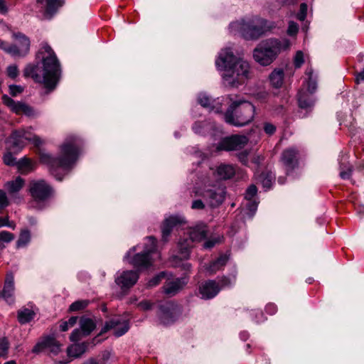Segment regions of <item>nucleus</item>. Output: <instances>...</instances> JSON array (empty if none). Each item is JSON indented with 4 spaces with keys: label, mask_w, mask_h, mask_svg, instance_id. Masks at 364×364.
<instances>
[{
    "label": "nucleus",
    "mask_w": 364,
    "mask_h": 364,
    "mask_svg": "<svg viewBox=\"0 0 364 364\" xmlns=\"http://www.w3.org/2000/svg\"><path fill=\"white\" fill-rule=\"evenodd\" d=\"M37 58L41 59L43 68L39 64H28L23 70L26 77H31L36 82L43 83L44 86L53 90L60 78V68L57 57L48 44L43 45L37 54Z\"/></svg>",
    "instance_id": "nucleus-1"
},
{
    "label": "nucleus",
    "mask_w": 364,
    "mask_h": 364,
    "mask_svg": "<svg viewBox=\"0 0 364 364\" xmlns=\"http://www.w3.org/2000/svg\"><path fill=\"white\" fill-rule=\"evenodd\" d=\"M219 70L224 71L223 79L225 85L237 87L244 84L250 76V66L247 61L237 58L231 48L222 49L215 60Z\"/></svg>",
    "instance_id": "nucleus-2"
},
{
    "label": "nucleus",
    "mask_w": 364,
    "mask_h": 364,
    "mask_svg": "<svg viewBox=\"0 0 364 364\" xmlns=\"http://www.w3.org/2000/svg\"><path fill=\"white\" fill-rule=\"evenodd\" d=\"M80 140L75 136H68L60 146V154L58 157H53L49 154H41V161L49 167L50 173L59 181L62 177L58 171L65 174L70 169L77 161L79 154Z\"/></svg>",
    "instance_id": "nucleus-3"
},
{
    "label": "nucleus",
    "mask_w": 364,
    "mask_h": 364,
    "mask_svg": "<svg viewBox=\"0 0 364 364\" xmlns=\"http://www.w3.org/2000/svg\"><path fill=\"white\" fill-rule=\"evenodd\" d=\"M276 27L272 21L262 18H255L248 21L241 20L230 24L231 32L240 33L247 40H255Z\"/></svg>",
    "instance_id": "nucleus-4"
},
{
    "label": "nucleus",
    "mask_w": 364,
    "mask_h": 364,
    "mask_svg": "<svg viewBox=\"0 0 364 364\" xmlns=\"http://www.w3.org/2000/svg\"><path fill=\"white\" fill-rule=\"evenodd\" d=\"M289 47L287 39L269 38L260 42L253 50V58L262 66L270 65L279 53Z\"/></svg>",
    "instance_id": "nucleus-5"
},
{
    "label": "nucleus",
    "mask_w": 364,
    "mask_h": 364,
    "mask_svg": "<svg viewBox=\"0 0 364 364\" xmlns=\"http://www.w3.org/2000/svg\"><path fill=\"white\" fill-rule=\"evenodd\" d=\"M255 114V107L252 103L239 100L231 103L224 115V119L228 124L243 127L254 119Z\"/></svg>",
    "instance_id": "nucleus-6"
},
{
    "label": "nucleus",
    "mask_w": 364,
    "mask_h": 364,
    "mask_svg": "<svg viewBox=\"0 0 364 364\" xmlns=\"http://www.w3.org/2000/svg\"><path fill=\"white\" fill-rule=\"evenodd\" d=\"M27 142H32L36 146H41L43 143L42 140L34 135L30 129H22L13 132L7 139V148L9 151L4 156V163L8 166H16L17 161L11 151H20Z\"/></svg>",
    "instance_id": "nucleus-7"
},
{
    "label": "nucleus",
    "mask_w": 364,
    "mask_h": 364,
    "mask_svg": "<svg viewBox=\"0 0 364 364\" xmlns=\"http://www.w3.org/2000/svg\"><path fill=\"white\" fill-rule=\"evenodd\" d=\"M156 248V239L152 236L147 237L143 252L137 253L132 258H130L132 252L136 250V247H134L127 252L124 259L135 267L147 268L152 264L153 258L151 254L155 253Z\"/></svg>",
    "instance_id": "nucleus-8"
},
{
    "label": "nucleus",
    "mask_w": 364,
    "mask_h": 364,
    "mask_svg": "<svg viewBox=\"0 0 364 364\" xmlns=\"http://www.w3.org/2000/svg\"><path fill=\"white\" fill-rule=\"evenodd\" d=\"M208 228L204 224L198 225L188 230L189 237L180 240L178 243V257L181 259H187L189 257L190 250L192 247V242H200L207 236Z\"/></svg>",
    "instance_id": "nucleus-9"
},
{
    "label": "nucleus",
    "mask_w": 364,
    "mask_h": 364,
    "mask_svg": "<svg viewBox=\"0 0 364 364\" xmlns=\"http://www.w3.org/2000/svg\"><path fill=\"white\" fill-rule=\"evenodd\" d=\"M29 192L35 201L43 202L51 196L52 188L44 180L32 181Z\"/></svg>",
    "instance_id": "nucleus-10"
},
{
    "label": "nucleus",
    "mask_w": 364,
    "mask_h": 364,
    "mask_svg": "<svg viewBox=\"0 0 364 364\" xmlns=\"http://www.w3.org/2000/svg\"><path fill=\"white\" fill-rule=\"evenodd\" d=\"M180 314V307L173 302H165L159 306V317L164 325L173 323Z\"/></svg>",
    "instance_id": "nucleus-11"
},
{
    "label": "nucleus",
    "mask_w": 364,
    "mask_h": 364,
    "mask_svg": "<svg viewBox=\"0 0 364 364\" xmlns=\"http://www.w3.org/2000/svg\"><path fill=\"white\" fill-rule=\"evenodd\" d=\"M248 142L245 136L233 135L222 139L216 146L217 151H235L242 149Z\"/></svg>",
    "instance_id": "nucleus-12"
},
{
    "label": "nucleus",
    "mask_w": 364,
    "mask_h": 364,
    "mask_svg": "<svg viewBox=\"0 0 364 364\" xmlns=\"http://www.w3.org/2000/svg\"><path fill=\"white\" fill-rule=\"evenodd\" d=\"M2 101L11 112L16 114H23L29 117H34L38 115V113L30 105L22 102H16L6 95L2 96Z\"/></svg>",
    "instance_id": "nucleus-13"
},
{
    "label": "nucleus",
    "mask_w": 364,
    "mask_h": 364,
    "mask_svg": "<svg viewBox=\"0 0 364 364\" xmlns=\"http://www.w3.org/2000/svg\"><path fill=\"white\" fill-rule=\"evenodd\" d=\"M281 161L287 174L292 172L299 165V151L294 148L285 149L281 156Z\"/></svg>",
    "instance_id": "nucleus-14"
},
{
    "label": "nucleus",
    "mask_w": 364,
    "mask_h": 364,
    "mask_svg": "<svg viewBox=\"0 0 364 364\" xmlns=\"http://www.w3.org/2000/svg\"><path fill=\"white\" fill-rule=\"evenodd\" d=\"M64 4V0H36V5L43 16L50 18Z\"/></svg>",
    "instance_id": "nucleus-15"
},
{
    "label": "nucleus",
    "mask_w": 364,
    "mask_h": 364,
    "mask_svg": "<svg viewBox=\"0 0 364 364\" xmlns=\"http://www.w3.org/2000/svg\"><path fill=\"white\" fill-rule=\"evenodd\" d=\"M20 36V41L19 43H22V47L21 49H17V46H9L7 45L5 42L0 40V48L4 50L8 53L11 54V55L16 57H22L26 55L30 48V41L29 39L25 36Z\"/></svg>",
    "instance_id": "nucleus-16"
},
{
    "label": "nucleus",
    "mask_w": 364,
    "mask_h": 364,
    "mask_svg": "<svg viewBox=\"0 0 364 364\" xmlns=\"http://www.w3.org/2000/svg\"><path fill=\"white\" fill-rule=\"evenodd\" d=\"M129 328V323L127 321L116 317L105 323L102 331L105 332L109 330H112L113 334L117 337H119L127 332Z\"/></svg>",
    "instance_id": "nucleus-17"
},
{
    "label": "nucleus",
    "mask_w": 364,
    "mask_h": 364,
    "mask_svg": "<svg viewBox=\"0 0 364 364\" xmlns=\"http://www.w3.org/2000/svg\"><path fill=\"white\" fill-rule=\"evenodd\" d=\"M206 202L211 207H217L220 205L224 200V191L218 188L203 190L200 193Z\"/></svg>",
    "instance_id": "nucleus-18"
},
{
    "label": "nucleus",
    "mask_w": 364,
    "mask_h": 364,
    "mask_svg": "<svg viewBox=\"0 0 364 364\" xmlns=\"http://www.w3.org/2000/svg\"><path fill=\"white\" fill-rule=\"evenodd\" d=\"M139 279L137 272L127 270L123 272L120 276L116 277L115 282L122 289L130 288L134 286Z\"/></svg>",
    "instance_id": "nucleus-19"
},
{
    "label": "nucleus",
    "mask_w": 364,
    "mask_h": 364,
    "mask_svg": "<svg viewBox=\"0 0 364 364\" xmlns=\"http://www.w3.org/2000/svg\"><path fill=\"white\" fill-rule=\"evenodd\" d=\"M186 223V219L183 215H171L165 219L162 225V237L164 240L170 235L173 228Z\"/></svg>",
    "instance_id": "nucleus-20"
},
{
    "label": "nucleus",
    "mask_w": 364,
    "mask_h": 364,
    "mask_svg": "<svg viewBox=\"0 0 364 364\" xmlns=\"http://www.w3.org/2000/svg\"><path fill=\"white\" fill-rule=\"evenodd\" d=\"M220 288L215 280H208L199 287V292L201 297L205 299H210L215 297L220 291Z\"/></svg>",
    "instance_id": "nucleus-21"
},
{
    "label": "nucleus",
    "mask_w": 364,
    "mask_h": 364,
    "mask_svg": "<svg viewBox=\"0 0 364 364\" xmlns=\"http://www.w3.org/2000/svg\"><path fill=\"white\" fill-rule=\"evenodd\" d=\"M43 350H48L57 354L60 351V345L54 338L47 337L33 347V352L39 353Z\"/></svg>",
    "instance_id": "nucleus-22"
},
{
    "label": "nucleus",
    "mask_w": 364,
    "mask_h": 364,
    "mask_svg": "<svg viewBox=\"0 0 364 364\" xmlns=\"http://www.w3.org/2000/svg\"><path fill=\"white\" fill-rule=\"evenodd\" d=\"M14 276L11 274H7L4 287L2 292L1 293L2 297L6 300L9 304H12L14 302Z\"/></svg>",
    "instance_id": "nucleus-23"
},
{
    "label": "nucleus",
    "mask_w": 364,
    "mask_h": 364,
    "mask_svg": "<svg viewBox=\"0 0 364 364\" xmlns=\"http://www.w3.org/2000/svg\"><path fill=\"white\" fill-rule=\"evenodd\" d=\"M284 72L282 68H275L269 75L271 85L274 88H280L284 84Z\"/></svg>",
    "instance_id": "nucleus-24"
},
{
    "label": "nucleus",
    "mask_w": 364,
    "mask_h": 364,
    "mask_svg": "<svg viewBox=\"0 0 364 364\" xmlns=\"http://www.w3.org/2000/svg\"><path fill=\"white\" fill-rule=\"evenodd\" d=\"M235 173V168L232 165L220 164L217 168V174L221 179H229Z\"/></svg>",
    "instance_id": "nucleus-25"
},
{
    "label": "nucleus",
    "mask_w": 364,
    "mask_h": 364,
    "mask_svg": "<svg viewBox=\"0 0 364 364\" xmlns=\"http://www.w3.org/2000/svg\"><path fill=\"white\" fill-rule=\"evenodd\" d=\"M95 323L94 321L89 318L82 317L80 321V328L82 331L84 336H88L95 328Z\"/></svg>",
    "instance_id": "nucleus-26"
},
{
    "label": "nucleus",
    "mask_w": 364,
    "mask_h": 364,
    "mask_svg": "<svg viewBox=\"0 0 364 364\" xmlns=\"http://www.w3.org/2000/svg\"><path fill=\"white\" fill-rule=\"evenodd\" d=\"M184 284V282L181 279H176L174 281L167 283L164 286V292L166 294H175Z\"/></svg>",
    "instance_id": "nucleus-27"
},
{
    "label": "nucleus",
    "mask_w": 364,
    "mask_h": 364,
    "mask_svg": "<svg viewBox=\"0 0 364 364\" xmlns=\"http://www.w3.org/2000/svg\"><path fill=\"white\" fill-rule=\"evenodd\" d=\"M24 181L21 177L16 178L15 180L9 181L6 184V188L11 194L18 192L23 186Z\"/></svg>",
    "instance_id": "nucleus-28"
},
{
    "label": "nucleus",
    "mask_w": 364,
    "mask_h": 364,
    "mask_svg": "<svg viewBox=\"0 0 364 364\" xmlns=\"http://www.w3.org/2000/svg\"><path fill=\"white\" fill-rule=\"evenodd\" d=\"M299 107L301 109H309L314 104V100L304 92H300L298 96Z\"/></svg>",
    "instance_id": "nucleus-29"
},
{
    "label": "nucleus",
    "mask_w": 364,
    "mask_h": 364,
    "mask_svg": "<svg viewBox=\"0 0 364 364\" xmlns=\"http://www.w3.org/2000/svg\"><path fill=\"white\" fill-rule=\"evenodd\" d=\"M35 313L33 311L28 309H24L18 311V319L21 323L24 324L30 322L32 319H33Z\"/></svg>",
    "instance_id": "nucleus-30"
},
{
    "label": "nucleus",
    "mask_w": 364,
    "mask_h": 364,
    "mask_svg": "<svg viewBox=\"0 0 364 364\" xmlns=\"http://www.w3.org/2000/svg\"><path fill=\"white\" fill-rule=\"evenodd\" d=\"M85 351L84 344H73L68 348V355L71 358H77L82 355Z\"/></svg>",
    "instance_id": "nucleus-31"
},
{
    "label": "nucleus",
    "mask_w": 364,
    "mask_h": 364,
    "mask_svg": "<svg viewBox=\"0 0 364 364\" xmlns=\"http://www.w3.org/2000/svg\"><path fill=\"white\" fill-rule=\"evenodd\" d=\"M259 180L262 183V186L266 189L271 188L272 182L274 180V175L271 172H265L260 174Z\"/></svg>",
    "instance_id": "nucleus-32"
},
{
    "label": "nucleus",
    "mask_w": 364,
    "mask_h": 364,
    "mask_svg": "<svg viewBox=\"0 0 364 364\" xmlns=\"http://www.w3.org/2000/svg\"><path fill=\"white\" fill-rule=\"evenodd\" d=\"M16 166L22 173H28L33 169L31 161L26 158H23L17 161Z\"/></svg>",
    "instance_id": "nucleus-33"
},
{
    "label": "nucleus",
    "mask_w": 364,
    "mask_h": 364,
    "mask_svg": "<svg viewBox=\"0 0 364 364\" xmlns=\"http://www.w3.org/2000/svg\"><path fill=\"white\" fill-rule=\"evenodd\" d=\"M31 240V233L28 230H23L21 232L19 238L16 242L17 247H24L28 244Z\"/></svg>",
    "instance_id": "nucleus-34"
},
{
    "label": "nucleus",
    "mask_w": 364,
    "mask_h": 364,
    "mask_svg": "<svg viewBox=\"0 0 364 364\" xmlns=\"http://www.w3.org/2000/svg\"><path fill=\"white\" fill-rule=\"evenodd\" d=\"M305 74L308 76V87L307 90L310 93H313L316 89V82L313 77V70L311 68H308L306 70Z\"/></svg>",
    "instance_id": "nucleus-35"
},
{
    "label": "nucleus",
    "mask_w": 364,
    "mask_h": 364,
    "mask_svg": "<svg viewBox=\"0 0 364 364\" xmlns=\"http://www.w3.org/2000/svg\"><path fill=\"white\" fill-rule=\"evenodd\" d=\"M14 239V235L10 232L3 230L0 232V249H4L5 246L3 242L9 243Z\"/></svg>",
    "instance_id": "nucleus-36"
},
{
    "label": "nucleus",
    "mask_w": 364,
    "mask_h": 364,
    "mask_svg": "<svg viewBox=\"0 0 364 364\" xmlns=\"http://www.w3.org/2000/svg\"><path fill=\"white\" fill-rule=\"evenodd\" d=\"M210 125L205 122H197L193 126V131L197 134H205Z\"/></svg>",
    "instance_id": "nucleus-37"
},
{
    "label": "nucleus",
    "mask_w": 364,
    "mask_h": 364,
    "mask_svg": "<svg viewBox=\"0 0 364 364\" xmlns=\"http://www.w3.org/2000/svg\"><path fill=\"white\" fill-rule=\"evenodd\" d=\"M89 304L88 300H79L73 302L69 308L70 311H77L84 309Z\"/></svg>",
    "instance_id": "nucleus-38"
},
{
    "label": "nucleus",
    "mask_w": 364,
    "mask_h": 364,
    "mask_svg": "<svg viewBox=\"0 0 364 364\" xmlns=\"http://www.w3.org/2000/svg\"><path fill=\"white\" fill-rule=\"evenodd\" d=\"M235 282V277H233L232 279L228 278L226 277H223L218 280V283H217L220 288L228 287L234 284Z\"/></svg>",
    "instance_id": "nucleus-39"
},
{
    "label": "nucleus",
    "mask_w": 364,
    "mask_h": 364,
    "mask_svg": "<svg viewBox=\"0 0 364 364\" xmlns=\"http://www.w3.org/2000/svg\"><path fill=\"white\" fill-rule=\"evenodd\" d=\"M304 63V55L302 51L298 50L294 57V65L295 68H299Z\"/></svg>",
    "instance_id": "nucleus-40"
},
{
    "label": "nucleus",
    "mask_w": 364,
    "mask_h": 364,
    "mask_svg": "<svg viewBox=\"0 0 364 364\" xmlns=\"http://www.w3.org/2000/svg\"><path fill=\"white\" fill-rule=\"evenodd\" d=\"M257 193V188L256 186L251 185L248 187V188L246 191L245 198L247 200H251L253 199V198L256 196Z\"/></svg>",
    "instance_id": "nucleus-41"
},
{
    "label": "nucleus",
    "mask_w": 364,
    "mask_h": 364,
    "mask_svg": "<svg viewBox=\"0 0 364 364\" xmlns=\"http://www.w3.org/2000/svg\"><path fill=\"white\" fill-rule=\"evenodd\" d=\"M198 103L203 107H210L211 100L205 94H200L198 97Z\"/></svg>",
    "instance_id": "nucleus-42"
},
{
    "label": "nucleus",
    "mask_w": 364,
    "mask_h": 364,
    "mask_svg": "<svg viewBox=\"0 0 364 364\" xmlns=\"http://www.w3.org/2000/svg\"><path fill=\"white\" fill-rule=\"evenodd\" d=\"M18 69L16 65H11L6 68V74L11 79H15L18 75Z\"/></svg>",
    "instance_id": "nucleus-43"
},
{
    "label": "nucleus",
    "mask_w": 364,
    "mask_h": 364,
    "mask_svg": "<svg viewBox=\"0 0 364 364\" xmlns=\"http://www.w3.org/2000/svg\"><path fill=\"white\" fill-rule=\"evenodd\" d=\"M86 336H84L82 334V330L80 328L75 329L72 333L70 334V341L73 342H76L80 341L82 338L85 337Z\"/></svg>",
    "instance_id": "nucleus-44"
},
{
    "label": "nucleus",
    "mask_w": 364,
    "mask_h": 364,
    "mask_svg": "<svg viewBox=\"0 0 364 364\" xmlns=\"http://www.w3.org/2000/svg\"><path fill=\"white\" fill-rule=\"evenodd\" d=\"M307 14V5L305 3H302L300 5L299 12L297 14V18L299 21H304Z\"/></svg>",
    "instance_id": "nucleus-45"
},
{
    "label": "nucleus",
    "mask_w": 364,
    "mask_h": 364,
    "mask_svg": "<svg viewBox=\"0 0 364 364\" xmlns=\"http://www.w3.org/2000/svg\"><path fill=\"white\" fill-rule=\"evenodd\" d=\"M164 277V272L160 273L159 274L155 276L154 278L150 279L147 283V286L149 287H152L158 285Z\"/></svg>",
    "instance_id": "nucleus-46"
},
{
    "label": "nucleus",
    "mask_w": 364,
    "mask_h": 364,
    "mask_svg": "<svg viewBox=\"0 0 364 364\" xmlns=\"http://www.w3.org/2000/svg\"><path fill=\"white\" fill-rule=\"evenodd\" d=\"M9 93L12 96H16L23 91V87L21 85H11L9 87Z\"/></svg>",
    "instance_id": "nucleus-47"
},
{
    "label": "nucleus",
    "mask_w": 364,
    "mask_h": 364,
    "mask_svg": "<svg viewBox=\"0 0 364 364\" xmlns=\"http://www.w3.org/2000/svg\"><path fill=\"white\" fill-rule=\"evenodd\" d=\"M9 348L8 341L6 338L0 339V357L6 355Z\"/></svg>",
    "instance_id": "nucleus-48"
},
{
    "label": "nucleus",
    "mask_w": 364,
    "mask_h": 364,
    "mask_svg": "<svg viewBox=\"0 0 364 364\" xmlns=\"http://www.w3.org/2000/svg\"><path fill=\"white\" fill-rule=\"evenodd\" d=\"M299 30V26L294 21H290L289 23V26L287 29V33L289 36H294L297 33Z\"/></svg>",
    "instance_id": "nucleus-49"
},
{
    "label": "nucleus",
    "mask_w": 364,
    "mask_h": 364,
    "mask_svg": "<svg viewBox=\"0 0 364 364\" xmlns=\"http://www.w3.org/2000/svg\"><path fill=\"white\" fill-rule=\"evenodd\" d=\"M228 261V257L225 255H220L215 261L214 265H218L219 269L224 267Z\"/></svg>",
    "instance_id": "nucleus-50"
},
{
    "label": "nucleus",
    "mask_w": 364,
    "mask_h": 364,
    "mask_svg": "<svg viewBox=\"0 0 364 364\" xmlns=\"http://www.w3.org/2000/svg\"><path fill=\"white\" fill-rule=\"evenodd\" d=\"M9 205V200L6 193L0 190V209H3Z\"/></svg>",
    "instance_id": "nucleus-51"
},
{
    "label": "nucleus",
    "mask_w": 364,
    "mask_h": 364,
    "mask_svg": "<svg viewBox=\"0 0 364 364\" xmlns=\"http://www.w3.org/2000/svg\"><path fill=\"white\" fill-rule=\"evenodd\" d=\"M264 131L268 135H272L276 131V127L269 122H265L264 124Z\"/></svg>",
    "instance_id": "nucleus-52"
},
{
    "label": "nucleus",
    "mask_w": 364,
    "mask_h": 364,
    "mask_svg": "<svg viewBox=\"0 0 364 364\" xmlns=\"http://www.w3.org/2000/svg\"><path fill=\"white\" fill-rule=\"evenodd\" d=\"M7 226L14 229L15 225L14 222L10 223L8 217L0 218V228Z\"/></svg>",
    "instance_id": "nucleus-53"
},
{
    "label": "nucleus",
    "mask_w": 364,
    "mask_h": 364,
    "mask_svg": "<svg viewBox=\"0 0 364 364\" xmlns=\"http://www.w3.org/2000/svg\"><path fill=\"white\" fill-rule=\"evenodd\" d=\"M249 152L247 151H244L238 154L237 156L241 163H242L245 165L247 164V157H248Z\"/></svg>",
    "instance_id": "nucleus-54"
},
{
    "label": "nucleus",
    "mask_w": 364,
    "mask_h": 364,
    "mask_svg": "<svg viewBox=\"0 0 364 364\" xmlns=\"http://www.w3.org/2000/svg\"><path fill=\"white\" fill-rule=\"evenodd\" d=\"M205 208V205L201 200H193L191 205V208L194 210H202Z\"/></svg>",
    "instance_id": "nucleus-55"
},
{
    "label": "nucleus",
    "mask_w": 364,
    "mask_h": 364,
    "mask_svg": "<svg viewBox=\"0 0 364 364\" xmlns=\"http://www.w3.org/2000/svg\"><path fill=\"white\" fill-rule=\"evenodd\" d=\"M246 205H247V208L249 209V210L250 212H252V213H254L257 208V203H256L255 201H253L252 200H247Z\"/></svg>",
    "instance_id": "nucleus-56"
},
{
    "label": "nucleus",
    "mask_w": 364,
    "mask_h": 364,
    "mask_svg": "<svg viewBox=\"0 0 364 364\" xmlns=\"http://www.w3.org/2000/svg\"><path fill=\"white\" fill-rule=\"evenodd\" d=\"M351 174V168H347L346 170H341L340 176L343 179H348Z\"/></svg>",
    "instance_id": "nucleus-57"
},
{
    "label": "nucleus",
    "mask_w": 364,
    "mask_h": 364,
    "mask_svg": "<svg viewBox=\"0 0 364 364\" xmlns=\"http://www.w3.org/2000/svg\"><path fill=\"white\" fill-rule=\"evenodd\" d=\"M139 307L142 310H148L151 307V304L148 301H143L139 304Z\"/></svg>",
    "instance_id": "nucleus-58"
},
{
    "label": "nucleus",
    "mask_w": 364,
    "mask_h": 364,
    "mask_svg": "<svg viewBox=\"0 0 364 364\" xmlns=\"http://www.w3.org/2000/svg\"><path fill=\"white\" fill-rule=\"evenodd\" d=\"M8 8L5 0H0V13L2 14H6Z\"/></svg>",
    "instance_id": "nucleus-59"
},
{
    "label": "nucleus",
    "mask_w": 364,
    "mask_h": 364,
    "mask_svg": "<svg viewBox=\"0 0 364 364\" xmlns=\"http://www.w3.org/2000/svg\"><path fill=\"white\" fill-rule=\"evenodd\" d=\"M23 36V35L21 34V33L14 34L15 43L11 46H15L16 45L17 46L16 48L17 49H21V47H22V43L18 42L20 41V38H21L20 36Z\"/></svg>",
    "instance_id": "nucleus-60"
},
{
    "label": "nucleus",
    "mask_w": 364,
    "mask_h": 364,
    "mask_svg": "<svg viewBox=\"0 0 364 364\" xmlns=\"http://www.w3.org/2000/svg\"><path fill=\"white\" fill-rule=\"evenodd\" d=\"M220 269L218 265H214V262L210 263L209 267L207 268V271L210 274H214L217 271H218Z\"/></svg>",
    "instance_id": "nucleus-61"
},
{
    "label": "nucleus",
    "mask_w": 364,
    "mask_h": 364,
    "mask_svg": "<svg viewBox=\"0 0 364 364\" xmlns=\"http://www.w3.org/2000/svg\"><path fill=\"white\" fill-rule=\"evenodd\" d=\"M355 81L357 83L364 82V68L357 74L355 77Z\"/></svg>",
    "instance_id": "nucleus-62"
},
{
    "label": "nucleus",
    "mask_w": 364,
    "mask_h": 364,
    "mask_svg": "<svg viewBox=\"0 0 364 364\" xmlns=\"http://www.w3.org/2000/svg\"><path fill=\"white\" fill-rule=\"evenodd\" d=\"M266 311L270 314H273L277 311V307L274 304H268L266 306Z\"/></svg>",
    "instance_id": "nucleus-63"
},
{
    "label": "nucleus",
    "mask_w": 364,
    "mask_h": 364,
    "mask_svg": "<svg viewBox=\"0 0 364 364\" xmlns=\"http://www.w3.org/2000/svg\"><path fill=\"white\" fill-rule=\"evenodd\" d=\"M218 242L217 240H208L204 243L205 248H211Z\"/></svg>",
    "instance_id": "nucleus-64"
}]
</instances>
